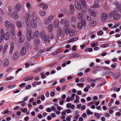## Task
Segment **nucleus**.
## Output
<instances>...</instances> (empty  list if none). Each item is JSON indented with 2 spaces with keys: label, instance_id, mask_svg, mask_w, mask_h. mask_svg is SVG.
<instances>
[{
  "label": "nucleus",
  "instance_id": "obj_49",
  "mask_svg": "<svg viewBox=\"0 0 121 121\" xmlns=\"http://www.w3.org/2000/svg\"><path fill=\"white\" fill-rule=\"evenodd\" d=\"M39 41L38 39H36L34 40V43L36 44H38L39 43Z\"/></svg>",
  "mask_w": 121,
  "mask_h": 121
},
{
  "label": "nucleus",
  "instance_id": "obj_40",
  "mask_svg": "<svg viewBox=\"0 0 121 121\" xmlns=\"http://www.w3.org/2000/svg\"><path fill=\"white\" fill-rule=\"evenodd\" d=\"M81 23L83 25V26H85L86 25V22L85 19L82 18V19L81 21Z\"/></svg>",
  "mask_w": 121,
  "mask_h": 121
},
{
  "label": "nucleus",
  "instance_id": "obj_30",
  "mask_svg": "<svg viewBox=\"0 0 121 121\" xmlns=\"http://www.w3.org/2000/svg\"><path fill=\"white\" fill-rule=\"evenodd\" d=\"M39 13V14L42 16H44L46 14V13L44 10H40Z\"/></svg>",
  "mask_w": 121,
  "mask_h": 121
},
{
  "label": "nucleus",
  "instance_id": "obj_2",
  "mask_svg": "<svg viewBox=\"0 0 121 121\" xmlns=\"http://www.w3.org/2000/svg\"><path fill=\"white\" fill-rule=\"evenodd\" d=\"M17 35L19 39V42L20 43H22L24 40L25 37L21 31H19L17 33Z\"/></svg>",
  "mask_w": 121,
  "mask_h": 121
},
{
  "label": "nucleus",
  "instance_id": "obj_19",
  "mask_svg": "<svg viewBox=\"0 0 121 121\" xmlns=\"http://www.w3.org/2000/svg\"><path fill=\"white\" fill-rule=\"evenodd\" d=\"M54 26L55 28H57L59 25V21L57 19H55V20L54 22Z\"/></svg>",
  "mask_w": 121,
  "mask_h": 121
},
{
  "label": "nucleus",
  "instance_id": "obj_8",
  "mask_svg": "<svg viewBox=\"0 0 121 121\" xmlns=\"http://www.w3.org/2000/svg\"><path fill=\"white\" fill-rule=\"evenodd\" d=\"M108 17L107 14L105 13H103L101 14V20L103 22H105Z\"/></svg>",
  "mask_w": 121,
  "mask_h": 121
},
{
  "label": "nucleus",
  "instance_id": "obj_36",
  "mask_svg": "<svg viewBox=\"0 0 121 121\" xmlns=\"http://www.w3.org/2000/svg\"><path fill=\"white\" fill-rule=\"evenodd\" d=\"M82 4L85 7L87 6L86 1L84 0H79Z\"/></svg>",
  "mask_w": 121,
  "mask_h": 121
},
{
  "label": "nucleus",
  "instance_id": "obj_32",
  "mask_svg": "<svg viewBox=\"0 0 121 121\" xmlns=\"http://www.w3.org/2000/svg\"><path fill=\"white\" fill-rule=\"evenodd\" d=\"M16 25L17 27L19 28H21L22 26V24L21 22L19 21L17 22Z\"/></svg>",
  "mask_w": 121,
  "mask_h": 121
},
{
  "label": "nucleus",
  "instance_id": "obj_34",
  "mask_svg": "<svg viewBox=\"0 0 121 121\" xmlns=\"http://www.w3.org/2000/svg\"><path fill=\"white\" fill-rule=\"evenodd\" d=\"M8 45V44L7 43H6L4 45L3 48V53H4L5 52L7 49Z\"/></svg>",
  "mask_w": 121,
  "mask_h": 121
},
{
  "label": "nucleus",
  "instance_id": "obj_59",
  "mask_svg": "<svg viewBox=\"0 0 121 121\" xmlns=\"http://www.w3.org/2000/svg\"><path fill=\"white\" fill-rule=\"evenodd\" d=\"M26 6L29 9L30 8V5L29 3H28L26 5Z\"/></svg>",
  "mask_w": 121,
  "mask_h": 121
},
{
  "label": "nucleus",
  "instance_id": "obj_42",
  "mask_svg": "<svg viewBox=\"0 0 121 121\" xmlns=\"http://www.w3.org/2000/svg\"><path fill=\"white\" fill-rule=\"evenodd\" d=\"M78 18L79 19H82V14L80 13H78Z\"/></svg>",
  "mask_w": 121,
  "mask_h": 121
},
{
  "label": "nucleus",
  "instance_id": "obj_52",
  "mask_svg": "<svg viewBox=\"0 0 121 121\" xmlns=\"http://www.w3.org/2000/svg\"><path fill=\"white\" fill-rule=\"evenodd\" d=\"M113 13L114 12H111L109 13L108 15L109 17V18L112 17L113 16Z\"/></svg>",
  "mask_w": 121,
  "mask_h": 121
},
{
  "label": "nucleus",
  "instance_id": "obj_12",
  "mask_svg": "<svg viewBox=\"0 0 121 121\" xmlns=\"http://www.w3.org/2000/svg\"><path fill=\"white\" fill-rule=\"evenodd\" d=\"M19 56V53L18 52H15L13 56V59L14 60H16L18 59Z\"/></svg>",
  "mask_w": 121,
  "mask_h": 121
},
{
  "label": "nucleus",
  "instance_id": "obj_4",
  "mask_svg": "<svg viewBox=\"0 0 121 121\" xmlns=\"http://www.w3.org/2000/svg\"><path fill=\"white\" fill-rule=\"evenodd\" d=\"M88 12L93 17H96L98 13L97 11L93 10L91 9H89L88 10Z\"/></svg>",
  "mask_w": 121,
  "mask_h": 121
},
{
  "label": "nucleus",
  "instance_id": "obj_28",
  "mask_svg": "<svg viewBox=\"0 0 121 121\" xmlns=\"http://www.w3.org/2000/svg\"><path fill=\"white\" fill-rule=\"evenodd\" d=\"M43 69V68L41 67H38L35 69L34 70V72H39L41 71Z\"/></svg>",
  "mask_w": 121,
  "mask_h": 121
},
{
  "label": "nucleus",
  "instance_id": "obj_58",
  "mask_svg": "<svg viewBox=\"0 0 121 121\" xmlns=\"http://www.w3.org/2000/svg\"><path fill=\"white\" fill-rule=\"evenodd\" d=\"M27 111V109L26 108H24V109L22 110V111L23 113L26 112Z\"/></svg>",
  "mask_w": 121,
  "mask_h": 121
},
{
  "label": "nucleus",
  "instance_id": "obj_50",
  "mask_svg": "<svg viewBox=\"0 0 121 121\" xmlns=\"http://www.w3.org/2000/svg\"><path fill=\"white\" fill-rule=\"evenodd\" d=\"M86 113L87 114H92L93 113V112H91L89 109H88L86 111Z\"/></svg>",
  "mask_w": 121,
  "mask_h": 121
},
{
  "label": "nucleus",
  "instance_id": "obj_62",
  "mask_svg": "<svg viewBox=\"0 0 121 121\" xmlns=\"http://www.w3.org/2000/svg\"><path fill=\"white\" fill-rule=\"evenodd\" d=\"M51 108L52 110L54 111L55 112H56L57 111L56 108H55V107L54 106H52Z\"/></svg>",
  "mask_w": 121,
  "mask_h": 121
},
{
  "label": "nucleus",
  "instance_id": "obj_25",
  "mask_svg": "<svg viewBox=\"0 0 121 121\" xmlns=\"http://www.w3.org/2000/svg\"><path fill=\"white\" fill-rule=\"evenodd\" d=\"M40 36L42 39H43L44 37L46 36L45 32L43 30H42L40 31Z\"/></svg>",
  "mask_w": 121,
  "mask_h": 121
},
{
  "label": "nucleus",
  "instance_id": "obj_31",
  "mask_svg": "<svg viewBox=\"0 0 121 121\" xmlns=\"http://www.w3.org/2000/svg\"><path fill=\"white\" fill-rule=\"evenodd\" d=\"M13 18L15 20H17L19 16L18 14L17 13H15L13 16Z\"/></svg>",
  "mask_w": 121,
  "mask_h": 121
},
{
  "label": "nucleus",
  "instance_id": "obj_3",
  "mask_svg": "<svg viewBox=\"0 0 121 121\" xmlns=\"http://www.w3.org/2000/svg\"><path fill=\"white\" fill-rule=\"evenodd\" d=\"M26 37L28 41L30 40L31 39H33L34 38V36L32 35L31 36V31L30 30L28 31L26 34Z\"/></svg>",
  "mask_w": 121,
  "mask_h": 121
},
{
  "label": "nucleus",
  "instance_id": "obj_48",
  "mask_svg": "<svg viewBox=\"0 0 121 121\" xmlns=\"http://www.w3.org/2000/svg\"><path fill=\"white\" fill-rule=\"evenodd\" d=\"M50 22V21L48 20V19L47 18L44 22V23L46 25H47L49 24Z\"/></svg>",
  "mask_w": 121,
  "mask_h": 121
},
{
  "label": "nucleus",
  "instance_id": "obj_14",
  "mask_svg": "<svg viewBox=\"0 0 121 121\" xmlns=\"http://www.w3.org/2000/svg\"><path fill=\"white\" fill-rule=\"evenodd\" d=\"M9 34L8 32L5 33L2 36L3 38H4V39L6 40H8L9 39Z\"/></svg>",
  "mask_w": 121,
  "mask_h": 121
},
{
  "label": "nucleus",
  "instance_id": "obj_61",
  "mask_svg": "<svg viewBox=\"0 0 121 121\" xmlns=\"http://www.w3.org/2000/svg\"><path fill=\"white\" fill-rule=\"evenodd\" d=\"M22 70V68H20L18 69L16 72V73H18V72Z\"/></svg>",
  "mask_w": 121,
  "mask_h": 121
},
{
  "label": "nucleus",
  "instance_id": "obj_6",
  "mask_svg": "<svg viewBox=\"0 0 121 121\" xmlns=\"http://www.w3.org/2000/svg\"><path fill=\"white\" fill-rule=\"evenodd\" d=\"M60 23L61 24H65L66 26L68 27L69 24V21L67 20V19L64 18L61 20L60 21Z\"/></svg>",
  "mask_w": 121,
  "mask_h": 121
},
{
  "label": "nucleus",
  "instance_id": "obj_1",
  "mask_svg": "<svg viewBox=\"0 0 121 121\" xmlns=\"http://www.w3.org/2000/svg\"><path fill=\"white\" fill-rule=\"evenodd\" d=\"M65 32L66 34H68L70 36H73L77 33V31L75 30H71L69 29H66L65 30Z\"/></svg>",
  "mask_w": 121,
  "mask_h": 121
},
{
  "label": "nucleus",
  "instance_id": "obj_13",
  "mask_svg": "<svg viewBox=\"0 0 121 121\" xmlns=\"http://www.w3.org/2000/svg\"><path fill=\"white\" fill-rule=\"evenodd\" d=\"M67 56V57L68 58H71L73 57H75L78 58L79 56L76 53H75L69 54Z\"/></svg>",
  "mask_w": 121,
  "mask_h": 121
},
{
  "label": "nucleus",
  "instance_id": "obj_57",
  "mask_svg": "<svg viewBox=\"0 0 121 121\" xmlns=\"http://www.w3.org/2000/svg\"><path fill=\"white\" fill-rule=\"evenodd\" d=\"M119 26V24H115V25L114 26H113L112 27V28H116L118 26Z\"/></svg>",
  "mask_w": 121,
  "mask_h": 121
},
{
  "label": "nucleus",
  "instance_id": "obj_37",
  "mask_svg": "<svg viewBox=\"0 0 121 121\" xmlns=\"http://www.w3.org/2000/svg\"><path fill=\"white\" fill-rule=\"evenodd\" d=\"M91 16L89 15H87L86 16V20L88 21H90L91 20Z\"/></svg>",
  "mask_w": 121,
  "mask_h": 121
},
{
  "label": "nucleus",
  "instance_id": "obj_53",
  "mask_svg": "<svg viewBox=\"0 0 121 121\" xmlns=\"http://www.w3.org/2000/svg\"><path fill=\"white\" fill-rule=\"evenodd\" d=\"M0 35L1 36H2L4 34V31L2 29H1L0 31Z\"/></svg>",
  "mask_w": 121,
  "mask_h": 121
},
{
  "label": "nucleus",
  "instance_id": "obj_11",
  "mask_svg": "<svg viewBox=\"0 0 121 121\" xmlns=\"http://www.w3.org/2000/svg\"><path fill=\"white\" fill-rule=\"evenodd\" d=\"M75 6L76 8L79 10H80L81 8V4L78 1H76L75 2Z\"/></svg>",
  "mask_w": 121,
  "mask_h": 121
},
{
  "label": "nucleus",
  "instance_id": "obj_7",
  "mask_svg": "<svg viewBox=\"0 0 121 121\" xmlns=\"http://www.w3.org/2000/svg\"><path fill=\"white\" fill-rule=\"evenodd\" d=\"M57 35L59 37H62L64 36V33L61 30L60 28H58Z\"/></svg>",
  "mask_w": 121,
  "mask_h": 121
},
{
  "label": "nucleus",
  "instance_id": "obj_23",
  "mask_svg": "<svg viewBox=\"0 0 121 121\" xmlns=\"http://www.w3.org/2000/svg\"><path fill=\"white\" fill-rule=\"evenodd\" d=\"M14 8L16 9V11L17 12H19L21 8V5L19 4H18L15 6Z\"/></svg>",
  "mask_w": 121,
  "mask_h": 121
},
{
  "label": "nucleus",
  "instance_id": "obj_55",
  "mask_svg": "<svg viewBox=\"0 0 121 121\" xmlns=\"http://www.w3.org/2000/svg\"><path fill=\"white\" fill-rule=\"evenodd\" d=\"M15 86L13 85H9L8 86V88L9 89H12L15 87Z\"/></svg>",
  "mask_w": 121,
  "mask_h": 121
},
{
  "label": "nucleus",
  "instance_id": "obj_22",
  "mask_svg": "<svg viewBox=\"0 0 121 121\" xmlns=\"http://www.w3.org/2000/svg\"><path fill=\"white\" fill-rule=\"evenodd\" d=\"M78 39V37H73L69 40L68 41V43H69L74 41H75L77 40Z\"/></svg>",
  "mask_w": 121,
  "mask_h": 121
},
{
  "label": "nucleus",
  "instance_id": "obj_41",
  "mask_svg": "<svg viewBox=\"0 0 121 121\" xmlns=\"http://www.w3.org/2000/svg\"><path fill=\"white\" fill-rule=\"evenodd\" d=\"M47 18L48 19V20L50 21V22H51L53 19V16H51L48 17Z\"/></svg>",
  "mask_w": 121,
  "mask_h": 121
},
{
  "label": "nucleus",
  "instance_id": "obj_17",
  "mask_svg": "<svg viewBox=\"0 0 121 121\" xmlns=\"http://www.w3.org/2000/svg\"><path fill=\"white\" fill-rule=\"evenodd\" d=\"M47 28L49 32H52V31L53 28V25L51 24H49L48 25Z\"/></svg>",
  "mask_w": 121,
  "mask_h": 121
},
{
  "label": "nucleus",
  "instance_id": "obj_56",
  "mask_svg": "<svg viewBox=\"0 0 121 121\" xmlns=\"http://www.w3.org/2000/svg\"><path fill=\"white\" fill-rule=\"evenodd\" d=\"M65 79L64 78H62L60 80V82L61 83H63L65 82Z\"/></svg>",
  "mask_w": 121,
  "mask_h": 121
},
{
  "label": "nucleus",
  "instance_id": "obj_51",
  "mask_svg": "<svg viewBox=\"0 0 121 121\" xmlns=\"http://www.w3.org/2000/svg\"><path fill=\"white\" fill-rule=\"evenodd\" d=\"M103 32L101 31H99L97 33V34L99 35H102L103 34Z\"/></svg>",
  "mask_w": 121,
  "mask_h": 121
},
{
  "label": "nucleus",
  "instance_id": "obj_54",
  "mask_svg": "<svg viewBox=\"0 0 121 121\" xmlns=\"http://www.w3.org/2000/svg\"><path fill=\"white\" fill-rule=\"evenodd\" d=\"M48 8V6L47 5H43L42 6V8L43 10L46 9Z\"/></svg>",
  "mask_w": 121,
  "mask_h": 121
},
{
  "label": "nucleus",
  "instance_id": "obj_35",
  "mask_svg": "<svg viewBox=\"0 0 121 121\" xmlns=\"http://www.w3.org/2000/svg\"><path fill=\"white\" fill-rule=\"evenodd\" d=\"M70 8L71 12L72 13H73L74 12V8L73 5L72 4L70 5Z\"/></svg>",
  "mask_w": 121,
  "mask_h": 121
},
{
  "label": "nucleus",
  "instance_id": "obj_47",
  "mask_svg": "<svg viewBox=\"0 0 121 121\" xmlns=\"http://www.w3.org/2000/svg\"><path fill=\"white\" fill-rule=\"evenodd\" d=\"M62 12L64 13H66L68 11L66 9L64 8L62 10Z\"/></svg>",
  "mask_w": 121,
  "mask_h": 121
},
{
  "label": "nucleus",
  "instance_id": "obj_27",
  "mask_svg": "<svg viewBox=\"0 0 121 121\" xmlns=\"http://www.w3.org/2000/svg\"><path fill=\"white\" fill-rule=\"evenodd\" d=\"M14 48V44L13 43H11L10 45V48L9 53L11 54L13 51Z\"/></svg>",
  "mask_w": 121,
  "mask_h": 121
},
{
  "label": "nucleus",
  "instance_id": "obj_60",
  "mask_svg": "<svg viewBox=\"0 0 121 121\" xmlns=\"http://www.w3.org/2000/svg\"><path fill=\"white\" fill-rule=\"evenodd\" d=\"M70 97H68L66 99V102H69L71 100Z\"/></svg>",
  "mask_w": 121,
  "mask_h": 121
},
{
  "label": "nucleus",
  "instance_id": "obj_46",
  "mask_svg": "<svg viewBox=\"0 0 121 121\" xmlns=\"http://www.w3.org/2000/svg\"><path fill=\"white\" fill-rule=\"evenodd\" d=\"M109 45L108 44H104L102 45H101V48H105L108 47Z\"/></svg>",
  "mask_w": 121,
  "mask_h": 121
},
{
  "label": "nucleus",
  "instance_id": "obj_39",
  "mask_svg": "<svg viewBox=\"0 0 121 121\" xmlns=\"http://www.w3.org/2000/svg\"><path fill=\"white\" fill-rule=\"evenodd\" d=\"M92 7L95 9H96L99 8V5L98 4L94 3V4L92 6Z\"/></svg>",
  "mask_w": 121,
  "mask_h": 121
},
{
  "label": "nucleus",
  "instance_id": "obj_43",
  "mask_svg": "<svg viewBox=\"0 0 121 121\" xmlns=\"http://www.w3.org/2000/svg\"><path fill=\"white\" fill-rule=\"evenodd\" d=\"M83 25L81 23L79 22L78 24V28L81 29L82 28Z\"/></svg>",
  "mask_w": 121,
  "mask_h": 121
},
{
  "label": "nucleus",
  "instance_id": "obj_20",
  "mask_svg": "<svg viewBox=\"0 0 121 121\" xmlns=\"http://www.w3.org/2000/svg\"><path fill=\"white\" fill-rule=\"evenodd\" d=\"M44 41L45 42H49L51 40V39H50L48 36L46 35L43 38Z\"/></svg>",
  "mask_w": 121,
  "mask_h": 121
},
{
  "label": "nucleus",
  "instance_id": "obj_38",
  "mask_svg": "<svg viewBox=\"0 0 121 121\" xmlns=\"http://www.w3.org/2000/svg\"><path fill=\"white\" fill-rule=\"evenodd\" d=\"M34 35L36 37H38L40 35L39 32L37 30H35L34 32Z\"/></svg>",
  "mask_w": 121,
  "mask_h": 121
},
{
  "label": "nucleus",
  "instance_id": "obj_33",
  "mask_svg": "<svg viewBox=\"0 0 121 121\" xmlns=\"http://www.w3.org/2000/svg\"><path fill=\"white\" fill-rule=\"evenodd\" d=\"M48 34V36L50 39H51V40L54 38V36L52 34V33L51 32H49Z\"/></svg>",
  "mask_w": 121,
  "mask_h": 121
},
{
  "label": "nucleus",
  "instance_id": "obj_18",
  "mask_svg": "<svg viewBox=\"0 0 121 121\" xmlns=\"http://www.w3.org/2000/svg\"><path fill=\"white\" fill-rule=\"evenodd\" d=\"M60 52L61 53V48H59L57 50H55L52 53V54L53 56H55L57 54Z\"/></svg>",
  "mask_w": 121,
  "mask_h": 121
},
{
  "label": "nucleus",
  "instance_id": "obj_21",
  "mask_svg": "<svg viewBox=\"0 0 121 121\" xmlns=\"http://www.w3.org/2000/svg\"><path fill=\"white\" fill-rule=\"evenodd\" d=\"M121 9V4L118 5L114 9V12H117L120 11Z\"/></svg>",
  "mask_w": 121,
  "mask_h": 121
},
{
  "label": "nucleus",
  "instance_id": "obj_64",
  "mask_svg": "<svg viewBox=\"0 0 121 121\" xmlns=\"http://www.w3.org/2000/svg\"><path fill=\"white\" fill-rule=\"evenodd\" d=\"M52 48V47H50L49 48H46V51H50L51 49Z\"/></svg>",
  "mask_w": 121,
  "mask_h": 121
},
{
  "label": "nucleus",
  "instance_id": "obj_10",
  "mask_svg": "<svg viewBox=\"0 0 121 121\" xmlns=\"http://www.w3.org/2000/svg\"><path fill=\"white\" fill-rule=\"evenodd\" d=\"M4 23L5 26L7 28H10L12 27V24L9 21L7 20L5 21Z\"/></svg>",
  "mask_w": 121,
  "mask_h": 121
},
{
  "label": "nucleus",
  "instance_id": "obj_44",
  "mask_svg": "<svg viewBox=\"0 0 121 121\" xmlns=\"http://www.w3.org/2000/svg\"><path fill=\"white\" fill-rule=\"evenodd\" d=\"M77 85L80 87H82L84 86V84L83 83H79L77 84Z\"/></svg>",
  "mask_w": 121,
  "mask_h": 121
},
{
  "label": "nucleus",
  "instance_id": "obj_16",
  "mask_svg": "<svg viewBox=\"0 0 121 121\" xmlns=\"http://www.w3.org/2000/svg\"><path fill=\"white\" fill-rule=\"evenodd\" d=\"M97 24L96 22L95 21H90L89 23V25L90 26L93 27L95 26Z\"/></svg>",
  "mask_w": 121,
  "mask_h": 121
},
{
  "label": "nucleus",
  "instance_id": "obj_9",
  "mask_svg": "<svg viewBox=\"0 0 121 121\" xmlns=\"http://www.w3.org/2000/svg\"><path fill=\"white\" fill-rule=\"evenodd\" d=\"M30 25L32 27L35 28L37 26V23L36 21L34 19H32L30 22Z\"/></svg>",
  "mask_w": 121,
  "mask_h": 121
},
{
  "label": "nucleus",
  "instance_id": "obj_26",
  "mask_svg": "<svg viewBox=\"0 0 121 121\" xmlns=\"http://www.w3.org/2000/svg\"><path fill=\"white\" fill-rule=\"evenodd\" d=\"M76 18L74 17H73L71 18V23L72 25H74L76 23Z\"/></svg>",
  "mask_w": 121,
  "mask_h": 121
},
{
  "label": "nucleus",
  "instance_id": "obj_5",
  "mask_svg": "<svg viewBox=\"0 0 121 121\" xmlns=\"http://www.w3.org/2000/svg\"><path fill=\"white\" fill-rule=\"evenodd\" d=\"M26 50L25 47H22L20 50V54L21 56H24L26 54Z\"/></svg>",
  "mask_w": 121,
  "mask_h": 121
},
{
  "label": "nucleus",
  "instance_id": "obj_24",
  "mask_svg": "<svg viewBox=\"0 0 121 121\" xmlns=\"http://www.w3.org/2000/svg\"><path fill=\"white\" fill-rule=\"evenodd\" d=\"M121 17V15L119 13H117L114 16L113 18L115 20H117L120 18Z\"/></svg>",
  "mask_w": 121,
  "mask_h": 121
},
{
  "label": "nucleus",
  "instance_id": "obj_63",
  "mask_svg": "<svg viewBox=\"0 0 121 121\" xmlns=\"http://www.w3.org/2000/svg\"><path fill=\"white\" fill-rule=\"evenodd\" d=\"M9 111L7 110H5L3 112V114H6L7 113H8V112Z\"/></svg>",
  "mask_w": 121,
  "mask_h": 121
},
{
  "label": "nucleus",
  "instance_id": "obj_45",
  "mask_svg": "<svg viewBox=\"0 0 121 121\" xmlns=\"http://www.w3.org/2000/svg\"><path fill=\"white\" fill-rule=\"evenodd\" d=\"M26 21H29L30 20V18H29L30 15L29 14L27 13L26 14Z\"/></svg>",
  "mask_w": 121,
  "mask_h": 121
},
{
  "label": "nucleus",
  "instance_id": "obj_29",
  "mask_svg": "<svg viewBox=\"0 0 121 121\" xmlns=\"http://www.w3.org/2000/svg\"><path fill=\"white\" fill-rule=\"evenodd\" d=\"M87 81L90 83H91L92 82L94 83L96 82L95 80H94L91 78H88L86 80Z\"/></svg>",
  "mask_w": 121,
  "mask_h": 121
},
{
  "label": "nucleus",
  "instance_id": "obj_15",
  "mask_svg": "<svg viewBox=\"0 0 121 121\" xmlns=\"http://www.w3.org/2000/svg\"><path fill=\"white\" fill-rule=\"evenodd\" d=\"M9 61L7 59H5L3 60L2 64L3 66L4 67H6L8 66L9 64Z\"/></svg>",
  "mask_w": 121,
  "mask_h": 121
}]
</instances>
